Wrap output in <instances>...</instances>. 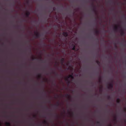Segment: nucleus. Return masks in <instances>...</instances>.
<instances>
[{"mask_svg":"<svg viewBox=\"0 0 126 126\" xmlns=\"http://www.w3.org/2000/svg\"><path fill=\"white\" fill-rule=\"evenodd\" d=\"M69 78H72L73 77H72V75H70L69 76Z\"/></svg>","mask_w":126,"mask_h":126,"instance_id":"1","label":"nucleus"},{"mask_svg":"<svg viewBox=\"0 0 126 126\" xmlns=\"http://www.w3.org/2000/svg\"><path fill=\"white\" fill-rule=\"evenodd\" d=\"M67 35V33H65V36H66Z\"/></svg>","mask_w":126,"mask_h":126,"instance_id":"2","label":"nucleus"}]
</instances>
